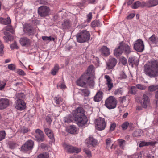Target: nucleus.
Wrapping results in <instances>:
<instances>
[{
  "mask_svg": "<svg viewBox=\"0 0 158 158\" xmlns=\"http://www.w3.org/2000/svg\"><path fill=\"white\" fill-rule=\"evenodd\" d=\"M10 47L12 49H18L19 48V47L17 45L15 41L14 43L12 44H11Z\"/></svg>",
  "mask_w": 158,
  "mask_h": 158,
  "instance_id": "obj_54",
  "label": "nucleus"
},
{
  "mask_svg": "<svg viewBox=\"0 0 158 158\" xmlns=\"http://www.w3.org/2000/svg\"><path fill=\"white\" fill-rule=\"evenodd\" d=\"M101 26V24L99 20H94L91 23V26L94 27H99Z\"/></svg>",
  "mask_w": 158,
  "mask_h": 158,
  "instance_id": "obj_34",
  "label": "nucleus"
},
{
  "mask_svg": "<svg viewBox=\"0 0 158 158\" xmlns=\"http://www.w3.org/2000/svg\"><path fill=\"white\" fill-rule=\"evenodd\" d=\"M50 9L46 6H42L40 7L38 10L39 15L41 17H45L49 13Z\"/></svg>",
  "mask_w": 158,
  "mask_h": 158,
  "instance_id": "obj_8",
  "label": "nucleus"
},
{
  "mask_svg": "<svg viewBox=\"0 0 158 158\" xmlns=\"http://www.w3.org/2000/svg\"><path fill=\"white\" fill-rule=\"evenodd\" d=\"M123 52L126 54H129L131 52V48L128 44L122 42L120 43L118 47L115 48L114 53L116 56L118 57Z\"/></svg>",
  "mask_w": 158,
  "mask_h": 158,
  "instance_id": "obj_3",
  "label": "nucleus"
},
{
  "mask_svg": "<svg viewBox=\"0 0 158 158\" xmlns=\"http://www.w3.org/2000/svg\"><path fill=\"white\" fill-rule=\"evenodd\" d=\"M66 130L69 133L73 134H77L78 131V129L74 125L70 126L67 127Z\"/></svg>",
  "mask_w": 158,
  "mask_h": 158,
  "instance_id": "obj_21",
  "label": "nucleus"
},
{
  "mask_svg": "<svg viewBox=\"0 0 158 158\" xmlns=\"http://www.w3.org/2000/svg\"><path fill=\"white\" fill-rule=\"evenodd\" d=\"M58 70L59 67L58 65L57 64L55 65L53 68L51 70V74L53 75H56V73L58 72Z\"/></svg>",
  "mask_w": 158,
  "mask_h": 158,
  "instance_id": "obj_36",
  "label": "nucleus"
},
{
  "mask_svg": "<svg viewBox=\"0 0 158 158\" xmlns=\"http://www.w3.org/2000/svg\"><path fill=\"white\" fill-rule=\"evenodd\" d=\"M94 67L92 65L89 66L87 69V72L84 74H87L88 75L87 79H89L91 77L94 75Z\"/></svg>",
  "mask_w": 158,
  "mask_h": 158,
  "instance_id": "obj_22",
  "label": "nucleus"
},
{
  "mask_svg": "<svg viewBox=\"0 0 158 158\" xmlns=\"http://www.w3.org/2000/svg\"><path fill=\"white\" fill-rule=\"evenodd\" d=\"M123 90L121 88L116 89L114 92L115 95L120 96L122 95Z\"/></svg>",
  "mask_w": 158,
  "mask_h": 158,
  "instance_id": "obj_38",
  "label": "nucleus"
},
{
  "mask_svg": "<svg viewBox=\"0 0 158 158\" xmlns=\"http://www.w3.org/2000/svg\"><path fill=\"white\" fill-rule=\"evenodd\" d=\"M4 29L6 31H9L13 33L14 32V30L12 27L11 26H7L4 28Z\"/></svg>",
  "mask_w": 158,
  "mask_h": 158,
  "instance_id": "obj_49",
  "label": "nucleus"
},
{
  "mask_svg": "<svg viewBox=\"0 0 158 158\" xmlns=\"http://www.w3.org/2000/svg\"><path fill=\"white\" fill-rule=\"evenodd\" d=\"M89 93V91L87 89H84L82 90V94L85 96H88Z\"/></svg>",
  "mask_w": 158,
  "mask_h": 158,
  "instance_id": "obj_46",
  "label": "nucleus"
},
{
  "mask_svg": "<svg viewBox=\"0 0 158 158\" xmlns=\"http://www.w3.org/2000/svg\"><path fill=\"white\" fill-rule=\"evenodd\" d=\"M136 89L138 88L141 90H144L146 89V87L141 85H137L136 86Z\"/></svg>",
  "mask_w": 158,
  "mask_h": 158,
  "instance_id": "obj_59",
  "label": "nucleus"
},
{
  "mask_svg": "<svg viewBox=\"0 0 158 158\" xmlns=\"http://www.w3.org/2000/svg\"><path fill=\"white\" fill-rule=\"evenodd\" d=\"M95 128L98 130H104L106 127V123L104 118L99 117L96 119L95 122Z\"/></svg>",
  "mask_w": 158,
  "mask_h": 158,
  "instance_id": "obj_6",
  "label": "nucleus"
},
{
  "mask_svg": "<svg viewBox=\"0 0 158 158\" xmlns=\"http://www.w3.org/2000/svg\"><path fill=\"white\" fill-rule=\"evenodd\" d=\"M70 25V22L68 20H66L62 24V27L64 29H67L69 27Z\"/></svg>",
  "mask_w": 158,
  "mask_h": 158,
  "instance_id": "obj_32",
  "label": "nucleus"
},
{
  "mask_svg": "<svg viewBox=\"0 0 158 158\" xmlns=\"http://www.w3.org/2000/svg\"><path fill=\"white\" fill-rule=\"evenodd\" d=\"M64 120L65 122L67 123H70L72 121V120L71 118L68 119L67 117L65 118Z\"/></svg>",
  "mask_w": 158,
  "mask_h": 158,
  "instance_id": "obj_61",
  "label": "nucleus"
},
{
  "mask_svg": "<svg viewBox=\"0 0 158 158\" xmlns=\"http://www.w3.org/2000/svg\"><path fill=\"white\" fill-rule=\"evenodd\" d=\"M117 63V60L116 59L110 57L109 58L108 62L107 63L106 69H110L114 67Z\"/></svg>",
  "mask_w": 158,
  "mask_h": 158,
  "instance_id": "obj_15",
  "label": "nucleus"
},
{
  "mask_svg": "<svg viewBox=\"0 0 158 158\" xmlns=\"http://www.w3.org/2000/svg\"><path fill=\"white\" fill-rule=\"evenodd\" d=\"M84 151L87 155V156L90 157L91 156V152L89 149L85 148L84 149Z\"/></svg>",
  "mask_w": 158,
  "mask_h": 158,
  "instance_id": "obj_53",
  "label": "nucleus"
},
{
  "mask_svg": "<svg viewBox=\"0 0 158 158\" xmlns=\"http://www.w3.org/2000/svg\"><path fill=\"white\" fill-rule=\"evenodd\" d=\"M88 75L87 74H84L78 79L76 81L77 84L79 86L83 87L85 85L86 82H88L89 80L87 79Z\"/></svg>",
  "mask_w": 158,
  "mask_h": 158,
  "instance_id": "obj_10",
  "label": "nucleus"
},
{
  "mask_svg": "<svg viewBox=\"0 0 158 158\" xmlns=\"http://www.w3.org/2000/svg\"><path fill=\"white\" fill-rule=\"evenodd\" d=\"M105 78L106 79V83L107 85L108 90H110L113 87V84L112 82L111 79L109 76L106 75Z\"/></svg>",
  "mask_w": 158,
  "mask_h": 158,
  "instance_id": "obj_20",
  "label": "nucleus"
},
{
  "mask_svg": "<svg viewBox=\"0 0 158 158\" xmlns=\"http://www.w3.org/2000/svg\"><path fill=\"white\" fill-rule=\"evenodd\" d=\"M149 42L150 44H156L158 42V38L155 35H153L149 38Z\"/></svg>",
  "mask_w": 158,
  "mask_h": 158,
  "instance_id": "obj_29",
  "label": "nucleus"
},
{
  "mask_svg": "<svg viewBox=\"0 0 158 158\" xmlns=\"http://www.w3.org/2000/svg\"><path fill=\"white\" fill-rule=\"evenodd\" d=\"M33 145V141L31 140H28L22 146L21 150L23 152H25L31 150L32 149Z\"/></svg>",
  "mask_w": 158,
  "mask_h": 158,
  "instance_id": "obj_11",
  "label": "nucleus"
},
{
  "mask_svg": "<svg viewBox=\"0 0 158 158\" xmlns=\"http://www.w3.org/2000/svg\"><path fill=\"white\" fill-rule=\"evenodd\" d=\"M143 135L142 131L138 129L136 130L133 132V135L135 137H138Z\"/></svg>",
  "mask_w": 158,
  "mask_h": 158,
  "instance_id": "obj_33",
  "label": "nucleus"
},
{
  "mask_svg": "<svg viewBox=\"0 0 158 158\" xmlns=\"http://www.w3.org/2000/svg\"><path fill=\"white\" fill-rule=\"evenodd\" d=\"M90 38V35L89 31L83 30L77 35V42L80 43H84L88 41Z\"/></svg>",
  "mask_w": 158,
  "mask_h": 158,
  "instance_id": "obj_4",
  "label": "nucleus"
},
{
  "mask_svg": "<svg viewBox=\"0 0 158 158\" xmlns=\"http://www.w3.org/2000/svg\"><path fill=\"white\" fill-rule=\"evenodd\" d=\"M16 72L20 76H25L26 75L25 72L22 69H18L16 70Z\"/></svg>",
  "mask_w": 158,
  "mask_h": 158,
  "instance_id": "obj_42",
  "label": "nucleus"
},
{
  "mask_svg": "<svg viewBox=\"0 0 158 158\" xmlns=\"http://www.w3.org/2000/svg\"><path fill=\"white\" fill-rule=\"evenodd\" d=\"M6 83V81L0 80V91H2L4 89Z\"/></svg>",
  "mask_w": 158,
  "mask_h": 158,
  "instance_id": "obj_39",
  "label": "nucleus"
},
{
  "mask_svg": "<svg viewBox=\"0 0 158 158\" xmlns=\"http://www.w3.org/2000/svg\"><path fill=\"white\" fill-rule=\"evenodd\" d=\"M6 133L4 131H0V141L4 139Z\"/></svg>",
  "mask_w": 158,
  "mask_h": 158,
  "instance_id": "obj_48",
  "label": "nucleus"
},
{
  "mask_svg": "<svg viewBox=\"0 0 158 158\" xmlns=\"http://www.w3.org/2000/svg\"><path fill=\"white\" fill-rule=\"evenodd\" d=\"M10 23L11 20L9 17H7L6 19L0 18V23L4 25H8Z\"/></svg>",
  "mask_w": 158,
  "mask_h": 158,
  "instance_id": "obj_28",
  "label": "nucleus"
},
{
  "mask_svg": "<svg viewBox=\"0 0 158 158\" xmlns=\"http://www.w3.org/2000/svg\"><path fill=\"white\" fill-rule=\"evenodd\" d=\"M146 4V6L149 7H153L158 4V0H148Z\"/></svg>",
  "mask_w": 158,
  "mask_h": 158,
  "instance_id": "obj_24",
  "label": "nucleus"
},
{
  "mask_svg": "<svg viewBox=\"0 0 158 158\" xmlns=\"http://www.w3.org/2000/svg\"><path fill=\"white\" fill-rule=\"evenodd\" d=\"M29 131V129L28 128L24 127H23L21 128L20 131L21 133H26L28 132Z\"/></svg>",
  "mask_w": 158,
  "mask_h": 158,
  "instance_id": "obj_51",
  "label": "nucleus"
},
{
  "mask_svg": "<svg viewBox=\"0 0 158 158\" xmlns=\"http://www.w3.org/2000/svg\"><path fill=\"white\" fill-rule=\"evenodd\" d=\"M73 114L74 120L79 127H83L86 123L87 118L84 115V110L82 108H78L73 112Z\"/></svg>",
  "mask_w": 158,
  "mask_h": 158,
  "instance_id": "obj_2",
  "label": "nucleus"
},
{
  "mask_svg": "<svg viewBox=\"0 0 158 158\" xmlns=\"http://www.w3.org/2000/svg\"><path fill=\"white\" fill-rule=\"evenodd\" d=\"M127 76L124 73H122L120 75V78L122 79H125L126 78Z\"/></svg>",
  "mask_w": 158,
  "mask_h": 158,
  "instance_id": "obj_63",
  "label": "nucleus"
},
{
  "mask_svg": "<svg viewBox=\"0 0 158 158\" xmlns=\"http://www.w3.org/2000/svg\"><path fill=\"white\" fill-rule=\"evenodd\" d=\"M17 146L16 144L13 142L10 143L9 144L10 148L11 149H14Z\"/></svg>",
  "mask_w": 158,
  "mask_h": 158,
  "instance_id": "obj_58",
  "label": "nucleus"
},
{
  "mask_svg": "<svg viewBox=\"0 0 158 158\" xmlns=\"http://www.w3.org/2000/svg\"><path fill=\"white\" fill-rule=\"evenodd\" d=\"M100 51L102 54L105 56H108L110 54L109 49L106 46L102 47Z\"/></svg>",
  "mask_w": 158,
  "mask_h": 158,
  "instance_id": "obj_26",
  "label": "nucleus"
},
{
  "mask_svg": "<svg viewBox=\"0 0 158 158\" xmlns=\"http://www.w3.org/2000/svg\"><path fill=\"white\" fill-rule=\"evenodd\" d=\"M4 40L7 42L9 41H11L13 39V37L10 35L3 37Z\"/></svg>",
  "mask_w": 158,
  "mask_h": 158,
  "instance_id": "obj_43",
  "label": "nucleus"
},
{
  "mask_svg": "<svg viewBox=\"0 0 158 158\" xmlns=\"http://www.w3.org/2000/svg\"><path fill=\"white\" fill-rule=\"evenodd\" d=\"M117 141L120 148L124 149L126 143V141L122 139H119Z\"/></svg>",
  "mask_w": 158,
  "mask_h": 158,
  "instance_id": "obj_31",
  "label": "nucleus"
},
{
  "mask_svg": "<svg viewBox=\"0 0 158 158\" xmlns=\"http://www.w3.org/2000/svg\"><path fill=\"white\" fill-rule=\"evenodd\" d=\"M117 104V100L113 96H110L106 100L105 105V106L109 109L115 108Z\"/></svg>",
  "mask_w": 158,
  "mask_h": 158,
  "instance_id": "obj_5",
  "label": "nucleus"
},
{
  "mask_svg": "<svg viewBox=\"0 0 158 158\" xmlns=\"http://www.w3.org/2000/svg\"><path fill=\"white\" fill-rule=\"evenodd\" d=\"M35 137L38 141H43L44 140L43 132L40 129H37L35 131Z\"/></svg>",
  "mask_w": 158,
  "mask_h": 158,
  "instance_id": "obj_17",
  "label": "nucleus"
},
{
  "mask_svg": "<svg viewBox=\"0 0 158 158\" xmlns=\"http://www.w3.org/2000/svg\"><path fill=\"white\" fill-rule=\"evenodd\" d=\"M7 67L9 69L12 71H14L16 69V65L13 64H8Z\"/></svg>",
  "mask_w": 158,
  "mask_h": 158,
  "instance_id": "obj_44",
  "label": "nucleus"
},
{
  "mask_svg": "<svg viewBox=\"0 0 158 158\" xmlns=\"http://www.w3.org/2000/svg\"><path fill=\"white\" fill-rule=\"evenodd\" d=\"M132 124L131 123H129L128 122H126L123 123L122 125L123 129V130L126 129L128 126H131Z\"/></svg>",
  "mask_w": 158,
  "mask_h": 158,
  "instance_id": "obj_40",
  "label": "nucleus"
},
{
  "mask_svg": "<svg viewBox=\"0 0 158 158\" xmlns=\"http://www.w3.org/2000/svg\"><path fill=\"white\" fill-rule=\"evenodd\" d=\"M111 143L112 141L110 138H109L106 139V147L107 148H108Z\"/></svg>",
  "mask_w": 158,
  "mask_h": 158,
  "instance_id": "obj_52",
  "label": "nucleus"
},
{
  "mask_svg": "<svg viewBox=\"0 0 158 158\" xmlns=\"http://www.w3.org/2000/svg\"><path fill=\"white\" fill-rule=\"evenodd\" d=\"M63 146L65 150L69 153L75 152L78 153L79 152L81 151V149L74 147L72 145H69L67 144H64Z\"/></svg>",
  "mask_w": 158,
  "mask_h": 158,
  "instance_id": "obj_9",
  "label": "nucleus"
},
{
  "mask_svg": "<svg viewBox=\"0 0 158 158\" xmlns=\"http://www.w3.org/2000/svg\"><path fill=\"white\" fill-rule=\"evenodd\" d=\"M85 143L88 147H95L98 144V142L94 138L91 137L86 139Z\"/></svg>",
  "mask_w": 158,
  "mask_h": 158,
  "instance_id": "obj_12",
  "label": "nucleus"
},
{
  "mask_svg": "<svg viewBox=\"0 0 158 158\" xmlns=\"http://www.w3.org/2000/svg\"><path fill=\"white\" fill-rule=\"evenodd\" d=\"M19 42L21 45L23 46H28L31 43V40L30 39L26 37L21 38L19 40Z\"/></svg>",
  "mask_w": 158,
  "mask_h": 158,
  "instance_id": "obj_19",
  "label": "nucleus"
},
{
  "mask_svg": "<svg viewBox=\"0 0 158 158\" xmlns=\"http://www.w3.org/2000/svg\"><path fill=\"white\" fill-rule=\"evenodd\" d=\"M23 31L25 33L29 35H31L33 34L32 27L28 24H26L24 25Z\"/></svg>",
  "mask_w": 158,
  "mask_h": 158,
  "instance_id": "obj_18",
  "label": "nucleus"
},
{
  "mask_svg": "<svg viewBox=\"0 0 158 158\" xmlns=\"http://www.w3.org/2000/svg\"><path fill=\"white\" fill-rule=\"evenodd\" d=\"M116 126V124L115 123H112L110 126V131H113L114 130Z\"/></svg>",
  "mask_w": 158,
  "mask_h": 158,
  "instance_id": "obj_60",
  "label": "nucleus"
},
{
  "mask_svg": "<svg viewBox=\"0 0 158 158\" xmlns=\"http://www.w3.org/2000/svg\"><path fill=\"white\" fill-rule=\"evenodd\" d=\"M42 39L44 41L47 42H48L51 40V37L42 36Z\"/></svg>",
  "mask_w": 158,
  "mask_h": 158,
  "instance_id": "obj_55",
  "label": "nucleus"
},
{
  "mask_svg": "<svg viewBox=\"0 0 158 158\" xmlns=\"http://www.w3.org/2000/svg\"><path fill=\"white\" fill-rule=\"evenodd\" d=\"M10 100L6 98L0 99V110H3L8 107L10 105Z\"/></svg>",
  "mask_w": 158,
  "mask_h": 158,
  "instance_id": "obj_13",
  "label": "nucleus"
},
{
  "mask_svg": "<svg viewBox=\"0 0 158 158\" xmlns=\"http://www.w3.org/2000/svg\"><path fill=\"white\" fill-rule=\"evenodd\" d=\"M44 131L48 137L52 140L53 141H54V136L52 131L48 128H46L45 129Z\"/></svg>",
  "mask_w": 158,
  "mask_h": 158,
  "instance_id": "obj_25",
  "label": "nucleus"
},
{
  "mask_svg": "<svg viewBox=\"0 0 158 158\" xmlns=\"http://www.w3.org/2000/svg\"><path fill=\"white\" fill-rule=\"evenodd\" d=\"M102 91L98 92L96 95L94 97V100L96 102H98L100 101L102 97Z\"/></svg>",
  "mask_w": 158,
  "mask_h": 158,
  "instance_id": "obj_27",
  "label": "nucleus"
},
{
  "mask_svg": "<svg viewBox=\"0 0 158 158\" xmlns=\"http://www.w3.org/2000/svg\"><path fill=\"white\" fill-rule=\"evenodd\" d=\"M152 144V142L142 141L139 144V147H141L144 146L151 145Z\"/></svg>",
  "mask_w": 158,
  "mask_h": 158,
  "instance_id": "obj_37",
  "label": "nucleus"
},
{
  "mask_svg": "<svg viewBox=\"0 0 158 158\" xmlns=\"http://www.w3.org/2000/svg\"><path fill=\"white\" fill-rule=\"evenodd\" d=\"M137 89L136 86H132L130 88L129 91L131 94H135L137 91Z\"/></svg>",
  "mask_w": 158,
  "mask_h": 158,
  "instance_id": "obj_47",
  "label": "nucleus"
},
{
  "mask_svg": "<svg viewBox=\"0 0 158 158\" xmlns=\"http://www.w3.org/2000/svg\"><path fill=\"white\" fill-rule=\"evenodd\" d=\"M144 73L150 77H155L158 76V61L152 60L147 63L144 66Z\"/></svg>",
  "mask_w": 158,
  "mask_h": 158,
  "instance_id": "obj_1",
  "label": "nucleus"
},
{
  "mask_svg": "<svg viewBox=\"0 0 158 158\" xmlns=\"http://www.w3.org/2000/svg\"><path fill=\"white\" fill-rule=\"evenodd\" d=\"M135 16V15L133 13H131L127 17V18L128 19H131L133 18Z\"/></svg>",
  "mask_w": 158,
  "mask_h": 158,
  "instance_id": "obj_62",
  "label": "nucleus"
},
{
  "mask_svg": "<svg viewBox=\"0 0 158 158\" xmlns=\"http://www.w3.org/2000/svg\"><path fill=\"white\" fill-rule=\"evenodd\" d=\"M146 3L144 2L137 1L132 5L131 7L133 9H135L140 7H144L146 6Z\"/></svg>",
  "mask_w": 158,
  "mask_h": 158,
  "instance_id": "obj_23",
  "label": "nucleus"
},
{
  "mask_svg": "<svg viewBox=\"0 0 158 158\" xmlns=\"http://www.w3.org/2000/svg\"><path fill=\"white\" fill-rule=\"evenodd\" d=\"M49 157V154L48 152H45L39 155L37 158H48Z\"/></svg>",
  "mask_w": 158,
  "mask_h": 158,
  "instance_id": "obj_41",
  "label": "nucleus"
},
{
  "mask_svg": "<svg viewBox=\"0 0 158 158\" xmlns=\"http://www.w3.org/2000/svg\"><path fill=\"white\" fill-rule=\"evenodd\" d=\"M15 107L18 110H22L24 109L26 106V103L23 100L19 99L15 103Z\"/></svg>",
  "mask_w": 158,
  "mask_h": 158,
  "instance_id": "obj_14",
  "label": "nucleus"
},
{
  "mask_svg": "<svg viewBox=\"0 0 158 158\" xmlns=\"http://www.w3.org/2000/svg\"><path fill=\"white\" fill-rule=\"evenodd\" d=\"M158 89V85H152L150 86L148 88V91L153 92Z\"/></svg>",
  "mask_w": 158,
  "mask_h": 158,
  "instance_id": "obj_35",
  "label": "nucleus"
},
{
  "mask_svg": "<svg viewBox=\"0 0 158 158\" xmlns=\"http://www.w3.org/2000/svg\"><path fill=\"white\" fill-rule=\"evenodd\" d=\"M57 86L62 89H64L66 88V86L63 83H59L57 85Z\"/></svg>",
  "mask_w": 158,
  "mask_h": 158,
  "instance_id": "obj_57",
  "label": "nucleus"
},
{
  "mask_svg": "<svg viewBox=\"0 0 158 158\" xmlns=\"http://www.w3.org/2000/svg\"><path fill=\"white\" fill-rule=\"evenodd\" d=\"M134 47L136 51L139 52H142L144 48L143 41L140 39L137 40L134 44Z\"/></svg>",
  "mask_w": 158,
  "mask_h": 158,
  "instance_id": "obj_7",
  "label": "nucleus"
},
{
  "mask_svg": "<svg viewBox=\"0 0 158 158\" xmlns=\"http://www.w3.org/2000/svg\"><path fill=\"white\" fill-rule=\"evenodd\" d=\"M53 99L55 102L57 104H59L62 101V99L60 98L55 97Z\"/></svg>",
  "mask_w": 158,
  "mask_h": 158,
  "instance_id": "obj_50",
  "label": "nucleus"
},
{
  "mask_svg": "<svg viewBox=\"0 0 158 158\" xmlns=\"http://www.w3.org/2000/svg\"><path fill=\"white\" fill-rule=\"evenodd\" d=\"M120 61L121 63L125 65L127 63V60L126 58L123 57H121L120 59Z\"/></svg>",
  "mask_w": 158,
  "mask_h": 158,
  "instance_id": "obj_45",
  "label": "nucleus"
},
{
  "mask_svg": "<svg viewBox=\"0 0 158 158\" xmlns=\"http://www.w3.org/2000/svg\"><path fill=\"white\" fill-rule=\"evenodd\" d=\"M4 45L2 44L0 45V56H2L4 54L3 48Z\"/></svg>",
  "mask_w": 158,
  "mask_h": 158,
  "instance_id": "obj_56",
  "label": "nucleus"
},
{
  "mask_svg": "<svg viewBox=\"0 0 158 158\" xmlns=\"http://www.w3.org/2000/svg\"><path fill=\"white\" fill-rule=\"evenodd\" d=\"M142 100L143 101L141 102L142 107L145 108H147L149 104L150 100L149 97L147 95L144 94L143 96Z\"/></svg>",
  "mask_w": 158,
  "mask_h": 158,
  "instance_id": "obj_16",
  "label": "nucleus"
},
{
  "mask_svg": "<svg viewBox=\"0 0 158 158\" xmlns=\"http://www.w3.org/2000/svg\"><path fill=\"white\" fill-rule=\"evenodd\" d=\"M87 17L88 19L89 20H91L92 18V14L91 12L89 13L87 15Z\"/></svg>",
  "mask_w": 158,
  "mask_h": 158,
  "instance_id": "obj_64",
  "label": "nucleus"
},
{
  "mask_svg": "<svg viewBox=\"0 0 158 158\" xmlns=\"http://www.w3.org/2000/svg\"><path fill=\"white\" fill-rule=\"evenodd\" d=\"M129 62L130 63L135 64L138 65L139 63V59L136 57H135L129 58Z\"/></svg>",
  "mask_w": 158,
  "mask_h": 158,
  "instance_id": "obj_30",
  "label": "nucleus"
}]
</instances>
